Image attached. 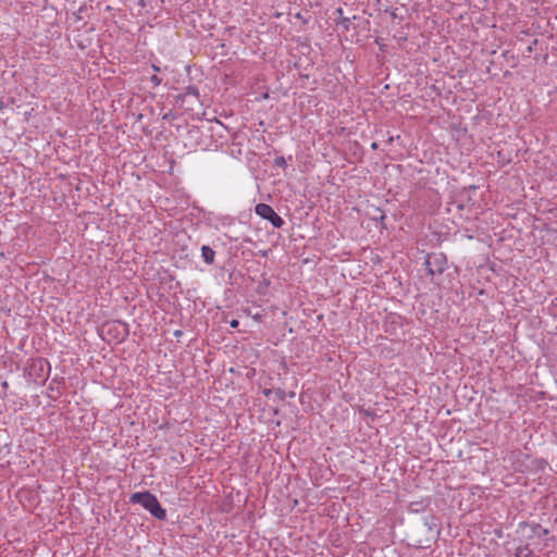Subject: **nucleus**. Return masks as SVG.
I'll use <instances>...</instances> for the list:
<instances>
[{
	"label": "nucleus",
	"mask_w": 557,
	"mask_h": 557,
	"mask_svg": "<svg viewBox=\"0 0 557 557\" xmlns=\"http://www.w3.org/2000/svg\"><path fill=\"white\" fill-rule=\"evenodd\" d=\"M131 503L138 504L148 510L156 519H165V510L161 507L157 497L149 492L134 493Z\"/></svg>",
	"instance_id": "f257e3e1"
},
{
	"label": "nucleus",
	"mask_w": 557,
	"mask_h": 557,
	"mask_svg": "<svg viewBox=\"0 0 557 557\" xmlns=\"http://www.w3.org/2000/svg\"><path fill=\"white\" fill-rule=\"evenodd\" d=\"M424 265L430 275L442 274L447 267V258L443 252L428 253Z\"/></svg>",
	"instance_id": "f03ea898"
},
{
	"label": "nucleus",
	"mask_w": 557,
	"mask_h": 557,
	"mask_svg": "<svg viewBox=\"0 0 557 557\" xmlns=\"http://www.w3.org/2000/svg\"><path fill=\"white\" fill-rule=\"evenodd\" d=\"M255 211L262 219L268 220L275 228H281L285 224L284 220L267 203H258Z\"/></svg>",
	"instance_id": "7ed1b4c3"
},
{
	"label": "nucleus",
	"mask_w": 557,
	"mask_h": 557,
	"mask_svg": "<svg viewBox=\"0 0 557 557\" xmlns=\"http://www.w3.org/2000/svg\"><path fill=\"white\" fill-rule=\"evenodd\" d=\"M201 257L207 264H212L214 262L215 252L210 246L203 245L201 247Z\"/></svg>",
	"instance_id": "20e7f679"
},
{
	"label": "nucleus",
	"mask_w": 557,
	"mask_h": 557,
	"mask_svg": "<svg viewBox=\"0 0 557 557\" xmlns=\"http://www.w3.org/2000/svg\"><path fill=\"white\" fill-rule=\"evenodd\" d=\"M516 557H536L528 546H519L516 549Z\"/></svg>",
	"instance_id": "39448f33"
},
{
	"label": "nucleus",
	"mask_w": 557,
	"mask_h": 557,
	"mask_svg": "<svg viewBox=\"0 0 557 557\" xmlns=\"http://www.w3.org/2000/svg\"><path fill=\"white\" fill-rule=\"evenodd\" d=\"M426 505L423 502L411 503L409 505L410 511L420 512L423 511Z\"/></svg>",
	"instance_id": "423d86ee"
},
{
	"label": "nucleus",
	"mask_w": 557,
	"mask_h": 557,
	"mask_svg": "<svg viewBox=\"0 0 557 557\" xmlns=\"http://www.w3.org/2000/svg\"><path fill=\"white\" fill-rule=\"evenodd\" d=\"M120 331L117 332V338L124 339L128 335V327L124 323H117Z\"/></svg>",
	"instance_id": "0eeeda50"
},
{
	"label": "nucleus",
	"mask_w": 557,
	"mask_h": 557,
	"mask_svg": "<svg viewBox=\"0 0 557 557\" xmlns=\"http://www.w3.org/2000/svg\"><path fill=\"white\" fill-rule=\"evenodd\" d=\"M34 367H38L39 371L44 372L45 368L49 369V363L46 359L40 358L34 361Z\"/></svg>",
	"instance_id": "6e6552de"
},
{
	"label": "nucleus",
	"mask_w": 557,
	"mask_h": 557,
	"mask_svg": "<svg viewBox=\"0 0 557 557\" xmlns=\"http://www.w3.org/2000/svg\"><path fill=\"white\" fill-rule=\"evenodd\" d=\"M189 95L190 96H195L196 98H198L199 97V91H198V89L195 86H188L186 88V91H185L184 96H189Z\"/></svg>",
	"instance_id": "1a4fd4ad"
},
{
	"label": "nucleus",
	"mask_w": 557,
	"mask_h": 557,
	"mask_svg": "<svg viewBox=\"0 0 557 557\" xmlns=\"http://www.w3.org/2000/svg\"><path fill=\"white\" fill-rule=\"evenodd\" d=\"M274 164L280 168H286L287 163L284 157H277L274 160Z\"/></svg>",
	"instance_id": "9d476101"
},
{
	"label": "nucleus",
	"mask_w": 557,
	"mask_h": 557,
	"mask_svg": "<svg viewBox=\"0 0 557 557\" xmlns=\"http://www.w3.org/2000/svg\"><path fill=\"white\" fill-rule=\"evenodd\" d=\"M150 81L153 84V86H159L161 84V82H162L161 78L158 75H152L150 77Z\"/></svg>",
	"instance_id": "9b49d317"
},
{
	"label": "nucleus",
	"mask_w": 557,
	"mask_h": 557,
	"mask_svg": "<svg viewBox=\"0 0 557 557\" xmlns=\"http://www.w3.org/2000/svg\"><path fill=\"white\" fill-rule=\"evenodd\" d=\"M112 331H114V334L117 335V332L120 331V329L117 327V324L109 325V332H112Z\"/></svg>",
	"instance_id": "f8f14e48"
},
{
	"label": "nucleus",
	"mask_w": 557,
	"mask_h": 557,
	"mask_svg": "<svg viewBox=\"0 0 557 557\" xmlns=\"http://www.w3.org/2000/svg\"><path fill=\"white\" fill-rule=\"evenodd\" d=\"M349 22H350V21H349V18H348V17H344V18L342 20V22H341V23H342V24L344 25V27L347 29V28H348V26H349Z\"/></svg>",
	"instance_id": "ddd939ff"
},
{
	"label": "nucleus",
	"mask_w": 557,
	"mask_h": 557,
	"mask_svg": "<svg viewBox=\"0 0 557 557\" xmlns=\"http://www.w3.org/2000/svg\"><path fill=\"white\" fill-rule=\"evenodd\" d=\"M238 324H239V323H238V321H237V320H232V321L230 322V325H231L232 327H237V326H238Z\"/></svg>",
	"instance_id": "4468645a"
},
{
	"label": "nucleus",
	"mask_w": 557,
	"mask_h": 557,
	"mask_svg": "<svg viewBox=\"0 0 557 557\" xmlns=\"http://www.w3.org/2000/svg\"><path fill=\"white\" fill-rule=\"evenodd\" d=\"M380 219L381 220L385 219V214L383 212H381Z\"/></svg>",
	"instance_id": "2eb2a0df"
},
{
	"label": "nucleus",
	"mask_w": 557,
	"mask_h": 557,
	"mask_svg": "<svg viewBox=\"0 0 557 557\" xmlns=\"http://www.w3.org/2000/svg\"><path fill=\"white\" fill-rule=\"evenodd\" d=\"M152 67H153V70H154V71H157V72H158V71H160V69H159L158 66H156V65H153Z\"/></svg>",
	"instance_id": "dca6fc26"
},
{
	"label": "nucleus",
	"mask_w": 557,
	"mask_h": 557,
	"mask_svg": "<svg viewBox=\"0 0 557 557\" xmlns=\"http://www.w3.org/2000/svg\"><path fill=\"white\" fill-rule=\"evenodd\" d=\"M337 12H338L339 14H342V13H343V10L339 8V9L337 10Z\"/></svg>",
	"instance_id": "f3484780"
},
{
	"label": "nucleus",
	"mask_w": 557,
	"mask_h": 557,
	"mask_svg": "<svg viewBox=\"0 0 557 557\" xmlns=\"http://www.w3.org/2000/svg\"><path fill=\"white\" fill-rule=\"evenodd\" d=\"M2 108H3V102H2V101H0V109H2Z\"/></svg>",
	"instance_id": "a211bd4d"
}]
</instances>
